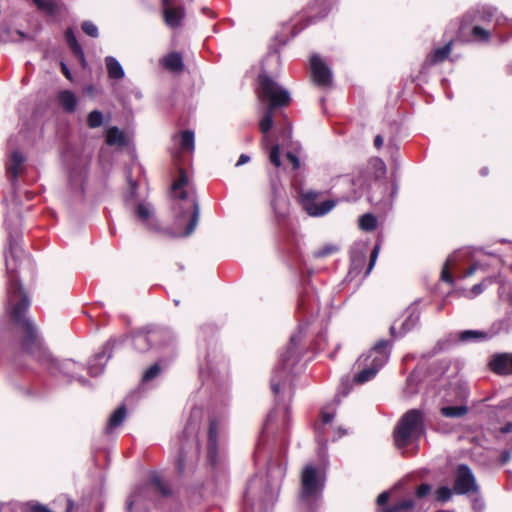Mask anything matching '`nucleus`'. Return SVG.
<instances>
[{
  "mask_svg": "<svg viewBox=\"0 0 512 512\" xmlns=\"http://www.w3.org/2000/svg\"><path fill=\"white\" fill-rule=\"evenodd\" d=\"M24 258L22 248L16 242H10L9 254L6 255V269L8 275L7 302L11 317L19 324L25 334L23 348L31 351L38 346L37 333L34 325L25 319L30 301L25 294L17 275L18 262Z\"/></svg>",
  "mask_w": 512,
  "mask_h": 512,
  "instance_id": "f257e3e1",
  "label": "nucleus"
},
{
  "mask_svg": "<svg viewBox=\"0 0 512 512\" xmlns=\"http://www.w3.org/2000/svg\"><path fill=\"white\" fill-rule=\"evenodd\" d=\"M172 194L175 199L183 202L178 204L174 226L177 230L174 237H187L191 235L199 221L200 209L196 193L190 184L185 171L180 168L177 179L172 184Z\"/></svg>",
  "mask_w": 512,
  "mask_h": 512,
  "instance_id": "f03ea898",
  "label": "nucleus"
},
{
  "mask_svg": "<svg viewBox=\"0 0 512 512\" xmlns=\"http://www.w3.org/2000/svg\"><path fill=\"white\" fill-rule=\"evenodd\" d=\"M364 181L362 178H352L349 176H342L337 178L335 186L347 187L349 191L343 193L337 200H326L318 203V193L315 191H308L302 194V202L305 211L313 217L324 216L329 213L338 202H355L362 196Z\"/></svg>",
  "mask_w": 512,
  "mask_h": 512,
  "instance_id": "7ed1b4c3",
  "label": "nucleus"
},
{
  "mask_svg": "<svg viewBox=\"0 0 512 512\" xmlns=\"http://www.w3.org/2000/svg\"><path fill=\"white\" fill-rule=\"evenodd\" d=\"M425 432L423 414L418 409L407 411L398 421L393 431L395 446L405 448L420 439Z\"/></svg>",
  "mask_w": 512,
  "mask_h": 512,
  "instance_id": "20e7f679",
  "label": "nucleus"
},
{
  "mask_svg": "<svg viewBox=\"0 0 512 512\" xmlns=\"http://www.w3.org/2000/svg\"><path fill=\"white\" fill-rule=\"evenodd\" d=\"M390 343L387 340L378 341L364 359L367 367L362 369L354 377L356 383L363 384L371 380L377 372L387 363L390 357Z\"/></svg>",
  "mask_w": 512,
  "mask_h": 512,
  "instance_id": "39448f33",
  "label": "nucleus"
},
{
  "mask_svg": "<svg viewBox=\"0 0 512 512\" xmlns=\"http://www.w3.org/2000/svg\"><path fill=\"white\" fill-rule=\"evenodd\" d=\"M258 96L263 102H268V107L277 108L286 106L290 102L289 92L266 74L258 77Z\"/></svg>",
  "mask_w": 512,
  "mask_h": 512,
  "instance_id": "423d86ee",
  "label": "nucleus"
},
{
  "mask_svg": "<svg viewBox=\"0 0 512 512\" xmlns=\"http://www.w3.org/2000/svg\"><path fill=\"white\" fill-rule=\"evenodd\" d=\"M323 483L318 478L317 469L313 465H307L301 473L300 501L311 505L321 495Z\"/></svg>",
  "mask_w": 512,
  "mask_h": 512,
  "instance_id": "0eeeda50",
  "label": "nucleus"
},
{
  "mask_svg": "<svg viewBox=\"0 0 512 512\" xmlns=\"http://www.w3.org/2000/svg\"><path fill=\"white\" fill-rule=\"evenodd\" d=\"M281 362V365L274 370L271 378V388L275 395H279L282 386H285V381L282 383V380H286L289 372V366L295 362L294 347L291 346L288 348L286 354L282 357Z\"/></svg>",
  "mask_w": 512,
  "mask_h": 512,
  "instance_id": "6e6552de",
  "label": "nucleus"
},
{
  "mask_svg": "<svg viewBox=\"0 0 512 512\" xmlns=\"http://www.w3.org/2000/svg\"><path fill=\"white\" fill-rule=\"evenodd\" d=\"M478 486L471 469L464 464L458 466L454 483V492L462 495L470 492H476Z\"/></svg>",
  "mask_w": 512,
  "mask_h": 512,
  "instance_id": "1a4fd4ad",
  "label": "nucleus"
},
{
  "mask_svg": "<svg viewBox=\"0 0 512 512\" xmlns=\"http://www.w3.org/2000/svg\"><path fill=\"white\" fill-rule=\"evenodd\" d=\"M310 67L313 81L322 87L330 86L332 83V73L329 67L318 55H312L310 58Z\"/></svg>",
  "mask_w": 512,
  "mask_h": 512,
  "instance_id": "9d476101",
  "label": "nucleus"
},
{
  "mask_svg": "<svg viewBox=\"0 0 512 512\" xmlns=\"http://www.w3.org/2000/svg\"><path fill=\"white\" fill-rule=\"evenodd\" d=\"M115 341L109 340L98 352L93 359L90 360L88 365V372L91 376L100 375L105 367V363L112 356V350L114 348Z\"/></svg>",
  "mask_w": 512,
  "mask_h": 512,
  "instance_id": "9b49d317",
  "label": "nucleus"
},
{
  "mask_svg": "<svg viewBox=\"0 0 512 512\" xmlns=\"http://www.w3.org/2000/svg\"><path fill=\"white\" fill-rule=\"evenodd\" d=\"M165 23L171 28H177L181 25L184 18V9L173 6L171 0H162Z\"/></svg>",
  "mask_w": 512,
  "mask_h": 512,
  "instance_id": "f8f14e48",
  "label": "nucleus"
},
{
  "mask_svg": "<svg viewBox=\"0 0 512 512\" xmlns=\"http://www.w3.org/2000/svg\"><path fill=\"white\" fill-rule=\"evenodd\" d=\"M490 368L499 375L512 374V353H500L492 357Z\"/></svg>",
  "mask_w": 512,
  "mask_h": 512,
  "instance_id": "ddd939ff",
  "label": "nucleus"
},
{
  "mask_svg": "<svg viewBox=\"0 0 512 512\" xmlns=\"http://www.w3.org/2000/svg\"><path fill=\"white\" fill-rule=\"evenodd\" d=\"M197 456V447L193 444L182 446L179 456L176 460V466L179 473H183L185 468L194 465Z\"/></svg>",
  "mask_w": 512,
  "mask_h": 512,
  "instance_id": "4468645a",
  "label": "nucleus"
},
{
  "mask_svg": "<svg viewBox=\"0 0 512 512\" xmlns=\"http://www.w3.org/2000/svg\"><path fill=\"white\" fill-rule=\"evenodd\" d=\"M495 13L496 9L490 7L483 8L482 11L467 13L463 18V22L459 28V33L462 35L464 33V29L474 22L490 21Z\"/></svg>",
  "mask_w": 512,
  "mask_h": 512,
  "instance_id": "2eb2a0df",
  "label": "nucleus"
},
{
  "mask_svg": "<svg viewBox=\"0 0 512 512\" xmlns=\"http://www.w3.org/2000/svg\"><path fill=\"white\" fill-rule=\"evenodd\" d=\"M136 217L143 222V224L151 230H156L158 228L156 220L154 218L153 209L149 204L140 203L136 207L135 211Z\"/></svg>",
  "mask_w": 512,
  "mask_h": 512,
  "instance_id": "dca6fc26",
  "label": "nucleus"
},
{
  "mask_svg": "<svg viewBox=\"0 0 512 512\" xmlns=\"http://www.w3.org/2000/svg\"><path fill=\"white\" fill-rule=\"evenodd\" d=\"M452 51V41H449L441 48L435 49L432 53H430L426 58V63L428 65H435L443 62Z\"/></svg>",
  "mask_w": 512,
  "mask_h": 512,
  "instance_id": "f3484780",
  "label": "nucleus"
},
{
  "mask_svg": "<svg viewBox=\"0 0 512 512\" xmlns=\"http://www.w3.org/2000/svg\"><path fill=\"white\" fill-rule=\"evenodd\" d=\"M216 437H217V428L216 423L214 421L210 422L209 432H208V457L212 466H215L217 451H216Z\"/></svg>",
  "mask_w": 512,
  "mask_h": 512,
  "instance_id": "a211bd4d",
  "label": "nucleus"
},
{
  "mask_svg": "<svg viewBox=\"0 0 512 512\" xmlns=\"http://www.w3.org/2000/svg\"><path fill=\"white\" fill-rule=\"evenodd\" d=\"M164 68L172 72H180L184 68L182 56L177 52H172L162 59Z\"/></svg>",
  "mask_w": 512,
  "mask_h": 512,
  "instance_id": "6ab92c4d",
  "label": "nucleus"
},
{
  "mask_svg": "<svg viewBox=\"0 0 512 512\" xmlns=\"http://www.w3.org/2000/svg\"><path fill=\"white\" fill-rule=\"evenodd\" d=\"M65 39H66V42L69 46V48L71 49V51L73 52V54L81 61V62H84L85 58H84V52L82 50V47L80 46V44L78 43L77 39H76V36L74 34V31L72 28H68L65 32Z\"/></svg>",
  "mask_w": 512,
  "mask_h": 512,
  "instance_id": "aec40b11",
  "label": "nucleus"
},
{
  "mask_svg": "<svg viewBox=\"0 0 512 512\" xmlns=\"http://www.w3.org/2000/svg\"><path fill=\"white\" fill-rule=\"evenodd\" d=\"M23 162H24V157L20 152L14 151L11 154L9 164L7 166V171H8V174L10 175V178L12 181H14L18 177V174L20 172V168H21V165L23 164Z\"/></svg>",
  "mask_w": 512,
  "mask_h": 512,
  "instance_id": "412c9836",
  "label": "nucleus"
},
{
  "mask_svg": "<svg viewBox=\"0 0 512 512\" xmlns=\"http://www.w3.org/2000/svg\"><path fill=\"white\" fill-rule=\"evenodd\" d=\"M105 64H106L108 76L110 78L118 80V79H122L124 77V70H123L121 64L119 63V61L116 60L114 57L107 56L105 58Z\"/></svg>",
  "mask_w": 512,
  "mask_h": 512,
  "instance_id": "4be33fe9",
  "label": "nucleus"
},
{
  "mask_svg": "<svg viewBox=\"0 0 512 512\" xmlns=\"http://www.w3.org/2000/svg\"><path fill=\"white\" fill-rule=\"evenodd\" d=\"M58 100L66 112L72 113L76 109L77 99L73 92L69 90L61 91Z\"/></svg>",
  "mask_w": 512,
  "mask_h": 512,
  "instance_id": "5701e85b",
  "label": "nucleus"
},
{
  "mask_svg": "<svg viewBox=\"0 0 512 512\" xmlns=\"http://www.w3.org/2000/svg\"><path fill=\"white\" fill-rule=\"evenodd\" d=\"M419 320V314L418 313H411L407 319L402 323L401 329L398 333H396L395 326L390 327V333L393 337L396 336H402L406 334L408 331H410L418 322Z\"/></svg>",
  "mask_w": 512,
  "mask_h": 512,
  "instance_id": "b1692460",
  "label": "nucleus"
},
{
  "mask_svg": "<svg viewBox=\"0 0 512 512\" xmlns=\"http://www.w3.org/2000/svg\"><path fill=\"white\" fill-rule=\"evenodd\" d=\"M274 109L275 108L267 107L266 112H265L264 116L262 117L260 124H259L260 130L264 134L263 142L265 144H268V142H269V136L267 135V133L273 125V110Z\"/></svg>",
  "mask_w": 512,
  "mask_h": 512,
  "instance_id": "393cba45",
  "label": "nucleus"
},
{
  "mask_svg": "<svg viewBox=\"0 0 512 512\" xmlns=\"http://www.w3.org/2000/svg\"><path fill=\"white\" fill-rule=\"evenodd\" d=\"M490 338H491V335L488 332L479 331V330H465L459 334V339L462 342L482 341V340H488Z\"/></svg>",
  "mask_w": 512,
  "mask_h": 512,
  "instance_id": "a878e982",
  "label": "nucleus"
},
{
  "mask_svg": "<svg viewBox=\"0 0 512 512\" xmlns=\"http://www.w3.org/2000/svg\"><path fill=\"white\" fill-rule=\"evenodd\" d=\"M125 416L126 408L124 405H122L110 416L106 427V432L110 433L114 428L120 426L123 423Z\"/></svg>",
  "mask_w": 512,
  "mask_h": 512,
  "instance_id": "bb28decb",
  "label": "nucleus"
},
{
  "mask_svg": "<svg viewBox=\"0 0 512 512\" xmlns=\"http://www.w3.org/2000/svg\"><path fill=\"white\" fill-rule=\"evenodd\" d=\"M106 143L108 145L122 146L125 144L123 133L117 127H111L106 133Z\"/></svg>",
  "mask_w": 512,
  "mask_h": 512,
  "instance_id": "cd10ccee",
  "label": "nucleus"
},
{
  "mask_svg": "<svg viewBox=\"0 0 512 512\" xmlns=\"http://www.w3.org/2000/svg\"><path fill=\"white\" fill-rule=\"evenodd\" d=\"M414 505L412 499H406L383 508L381 512H409L414 508Z\"/></svg>",
  "mask_w": 512,
  "mask_h": 512,
  "instance_id": "c85d7f7f",
  "label": "nucleus"
},
{
  "mask_svg": "<svg viewBox=\"0 0 512 512\" xmlns=\"http://www.w3.org/2000/svg\"><path fill=\"white\" fill-rule=\"evenodd\" d=\"M414 505L412 499H406L383 508L381 512H409L414 508Z\"/></svg>",
  "mask_w": 512,
  "mask_h": 512,
  "instance_id": "c756f323",
  "label": "nucleus"
},
{
  "mask_svg": "<svg viewBox=\"0 0 512 512\" xmlns=\"http://www.w3.org/2000/svg\"><path fill=\"white\" fill-rule=\"evenodd\" d=\"M468 409L464 405L460 406H447L441 408V413L445 417L449 418H459L464 416L467 413Z\"/></svg>",
  "mask_w": 512,
  "mask_h": 512,
  "instance_id": "7c9ffc66",
  "label": "nucleus"
},
{
  "mask_svg": "<svg viewBox=\"0 0 512 512\" xmlns=\"http://www.w3.org/2000/svg\"><path fill=\"white\" fill-rule=\"evenodd\" d=\"M180 145L185 151H193L194 149V133L190 130H185L180 135Z\"/></svg>",
  "mask_w": 512,
  "mask_h": 512,
  "instance_id": "2f4dec72",
  "label": "nucleus"
},
{
  "mask_svg": "<svg viewBox=\"0 0 512 512\" xmlns=\"http://www.w3.org/2000/svg\"><path fill=\"white\" fill-rule=\"evenodd\" d=\"M359 226L364 231H372L377 226V219L370 213L364 214L359 219Z\"/></svg>",
  "mask_w": 512,
  "mask_h": 512,
  "instance_id": "473e14b6",
  "label": "nucleus"
},
{
  "mask_svg": "<svg viewBox=\"0 0 512 512\" xmlns=\"http://www.w3.org/2000/svg\"><path fill=\"white\" fill-rule=\"evenodd\" d=\"M133 345L140 352L146 351L150 347V339L146 334H137L133 337Z\"/></svg>",
  "mask_w": 512,
  "mask_h": 512,
  "instance_id": "72a5a7b5",
  "label": "nucleus"
},
{
  "mask_svg": "<svg viewBox=\"0 0 512 512\" xmlns=\"http://www.w3.org/2000/svg\"><path fill=\"white\" fill-rule=\"evenodd\" d=\"M103 124V114L99 110L91 111L87 116V125L89 128H98Z\"/></svg>",
  "mask_w": 512,
  "mask_h": 512,
  "instance_id": "f704fd0d",
  "label": "nucleus"
},
{
  "mask_svg": "<svg viewBox=\"0 0 512 512\" xmlns=\"http://www.w3.org/2000/svg\"><path fill=\"white\" fill-rule=\"evenodd\" d=\"M33 3L43 11L54 13L57 9V4L53 0H32Z\"/></svg>",
  "mask_w": 512,
  "mask_h": 512,
  "instance_id": "c9c22d12",
  "label": "nucleus"
},
{
  "mask_svg": "<svg viewBox=\"0 0 512 512\" xmlns=\"http://www.w3.org/2000/svg\"><path fill=\"white\" fill-rule=\"evenodd\" d=\"M472 35L474 36V38L476 40L482 41V42H486L490 38V33L486 29L480 27L479 25L473 26Z\"/></svg>",
  "mask_w": 512,
  "mask_h": 512,
  "instance_id": "e433bc0d",
  "label": "nucleus"
},
{
  "mask_svg": "<svg viewBox=\"0 0 512 512\" xmlns=\"http://www.w3.org/2000/svg\"><path fill=\"white\" fill-rule=\"evenodd\" d=\"M436 500L444 503L452 497V490L449 487L442 486L436 490Z\"/></svg>",
  "mask_w": 512,
  "mask_h": 512,
  "instance_id": "4c0bfd02",
  "label": "nucleus"
},
{
  "mask_svg": "<svg viewBox=\"0 0 512 512\" xmlns=\"http://www.w3.org/2000/svg\"><path fill=\"white\" fill-rule=\"evenodd\" d=\"M453 261H454L453 256L448 257V259L446 260V262L442 268V271H441V279L449 284L454 283L453 277L451 276V274L449 272V266Z\"/></svg>",
  "mask_w": 512,
  "mask_h": 512,
  "instance_id": "58836bf2",
  "label": "nucleus"
},
{
  "mask_svg": "<svg viewBox=\"0 0 512 512\" xmlns=\"http://www.w3.org/2000/svg\"><path fill=\"white\" fill-rule=\"evenodd\" d=\"M161 369L158 364H154L150 366L143 374L142 380L144 382H149L153 380L156 376L159 375Z\"/></svg>",
  "mask_w": 512,
  "mask_h": 512,
  "instance_id": "ea45409f",
  "label": "nucleus"
},
{
  "mask_svg": "<svg viewBox=\"0 0 512 512\" xmlns=\"http://www.w3.org/2000/svg\"><path fill=\"white\" fill-rule=\"evenodd\" d=\"M81 27H82L83 32L86 33L88 36L94 37V38L98 37V34H99L98 28L93 22L84 21L82 23Z\"/></svg>",
  "mask_w": 512,
  "mask_h": 512,
  "instance_id": "a19ab883",
  "label": "nucleus"
},
{
  "mask_svg": "<svg viewBox=\"0 0 512 512\" xmlns=\"http://www.w3.org/2000/svg\"><path fill=\"white\" fill-rule=\"evenodd\" d=\"M379 251H380V245L376 244L370 254V261H369V265H368L366 274H369L372 271V269L376 263L377 257L379 255Z\"/></svg>",
  "mask_w": 512,
  "mask_h": 512,
  "instance_id": "79ce46f5",
  "label": "nucleus"
},
{
  "mask_svg": "<svg viewBox=\"0 0 512 512\" xmlns=\"http://www.w3.org/2000/svg\"><path fill=\"white\" fill-rule=\"evenodd\" d=\"M269 159L273 165H275L276 167H280L281 161H280L278 145H275L272 147V149L270 151Z\"/></svg>",
  "mask_w": 512,
  "mask_h": 512,
  "instance_id": "37998d69",
  "label": "nucleus"
},
{
  "mask_svg": "<svg viewBox=\"0 0 512 512\" xmlns=\"http://www.w3.org/2000/svg\"><path fill=\"white\" fill-rule=\"evenodd\" d=\"M336 247L332 245H327L317 251L314 252V256L317 258L326 257L336 251Z\"/></svg>",
  "mask_w": 512,
  "mask_h": 512,
  "instance_id": "c03bdc74",
  "label": "nucleus"
},
{
  "mask_svg": "<svg viewBox=\"0 0 512 512\" xmlns=\"http://www.w3.org/2000/svg\"><path fill=\"white\" fill-rule=\"evenodd\" d=\"M372 164L377 170V176L382 177L386 174V165L381 159H374L372 161Z\"/></svg>",
  "mask_w": 512,
  "mask_h": 512,
  "instance_id": "a18cd8bd",
  "label": "nucleus"
},
{
  "mask_svg": "<svg viewBox=\"0 0 512 512\" xmlns=\"http://www.w3.org/2000/svg\"><path fill=\"white\" fill-rule=\"evenodd\" d=\"M431 491V486L429 484H426V483H423L421 484L417 490H416V496L418 498H422L424 496H426L427 494H429Z\"/></svg>",
  "mask_w": 512,
  "mask_h": 512,
  "instance_id": "49530a36",
  "label": "nucleus"
},
{
  "mask_svg": "<svg viewBox=\"0 0 512 512\" xmlns=\"http://www.w3.org/2000/svg\"><path fill=\"white\" fill-rule=\"evenodd\" d=\"M286 157L289 160V162L292 164V166L295 170L299 168L300 162H299L298 157L295 154L288 152Z\"/></svg>",
  "mask_w": 512,
  "mask_h": 512,
  "instance_id": "de8ad7c7",
  "label": "nucleus"
},
{
  "mask_svg": "<svg viewBox=\"0 0 512 512\" xmlns=\"http://www.w3.org/2000/svg\"><path fill=\"white\" fill-rule=\"evenodd\" d=\"M389 497H390L389 492H387V491L382 492V493L377 497V504H378V505H384V504L389 500Z\"/></svg>",
  "mask_w": 512,
  "mask_h": 512,
  "instance_id": "09e8293b",
  "label": "nucleus"
},
{
  "mask_svg": "<svg viewBox=\"0 0 512 512\" xmlns=\"http://www.w3.org/2000/svg\"><path fill=\"white\" fill-rule=\"evenodd\" d=\"M479 265L478 263H474L472 264L464 273V277H469V276H472L475 271L478 269Z\"/></svg>",
  "mask_w": 512,
  "mask_h": 512,
  "instance_id": "8fccbe9b",
  "label": "nucleus"
},
{
  "mask_svg": "<svg viewBox=\"0 0 512 512\" xmlns=\"http://www.w3.org/2000/svg\"><path fill=\"white\" fill-rule=\"evenodd\" d=\"M484 290V286L482 283H479V284H475L472 289H471V292L474 294V295H479L480 293H482Z\"/></svg>",
  "mask_w": 512,
  "mask_h": 512,
  "instance_id": "3c124183",
  "label": "nucleus"
},
{
  "mask_svg": "<svg viewBox=\"0 0 512 512\" xmlns=\"http://www.w3.org/2000/svg\"><path fill=\"white\" fill-rule=\"evenodd\" d=\"M249 160H250V157L248 155L241 154L239 159H238V161H237V163H236V166H241V165L249 162Z\"/></svg>",
  "mask_w": 512,
  "mask_h": 512,
  "instance_id": "603ef678",
  "label": "nucleus"
},
{
  "mask_svg": "<svg viewBox=\"0 0 512 512\" xmlns=\"http://www.w3.org/2000/svg\"><path fill=\"white\" fill-rule=\"evenodd\" d=\"M333 417H334L333 414L323 412L322 413V422H323V424L330 423L332 421Z\"/></svg>",
  "mask_w": 512,
  "mask_h": 512,
  "instance_id": "864d4df0",
  "label": "nucleus"
},
{
  "mask_svg": "<svg viewBox=\"0 0 512 512\" xmlns=\"http://www.w3.org/2000/svg\"><path fill=\"white\" fill-rule=\"evenodd\" d=\"M374 145L376 148H381L383 145V138L381 135H377L374 139Z\"/></svg>",
  "mask_w": 512,
  "mask_h": 512,
  "instance_id": "5fc2aeb1",
  "label": "nucleus"
},
{
  "mask_svg": "<svg viewBox=\"0 0 512 512\" xmlns=\"http://www.w3.org/2000/svg\"><path fill=\"white\" fill-rule=\"evenodd\" d=\"M61 67H62V71H63L64 75H65L68 79H71V73H70V71L68 70L67 66H66L64 63H61Z\"/></svg>",
  "mask_w": 512,
  "mask_h": 512,
  "instance_id": "6e6d98bb",
  "label": "nucleus"
},
{
  "mask_svg": "<svg viewBox=\"0 0 512 512\" xmlns=\"http://www.w3.org/2000/svg\"><path fill=\"white\" fill-rule=\"evenodd\" d=\"M503 433H509L512 431V423H507L504 427L501 428Z\"/></svg>",
  "mask_w": 512,
  "mask_h": 512,
  "instance_id": "4d7b16f0",
  "label": "nucleus"
},
{
  "mask_svg": "<svg viewBox=\"0 0 512 512\" xmlns=\"http://www.w3.org/2000/svg\"><path fill=\"white\" fill-rule=\"evenodd\" d=\"M509 459H510V452L505 451V452L502 454V462H503V463H506L507 461H509Z\"/></svg>",
  "mask_w": 512,
  "mask_h": 512,
  "instance_id": "13d9d810",
  "label": "nucleus"
},
{
  "mask_svg": "<svg viewBox=\"0 0 512 512\" xmlns=\"http://www.w3.org/2000/svg\"><path fill=\"white\" fill-rule=\"evenodd\" d=\"M481 174H482L483 176L487 175V174H488V169H487V168H483V169H481Z\"/></svg>",
  "mask_w": 512,
  "mask_h": 512,
  "instance_id": "bf43d9fd",
  "label": "nucleus"
},
{
  "mask_svg": "<svg viewBox=\"0 0 512 512\" xmlns=\"http://www.w3.org/2000/svg\"><path fill=\"white\" fill-rule=\"evenodd\" d=\"M296 338H297V337H296L295 335H293V336L291 337V339H290L291 344H294V343H295Z\"/></svg>",
  "mask_w": 512,
  "mask_h": 512,
  "instance_id": "052dcab7",
  "label": "nucleus"
},
{
  "mask_svg": "<svg viewBox=\"0 0 512 512\" xmlns=\"http://www.w3.org/2000/svg\"><path fill=\"white\" fill-rule=\"evenodd\" d=\"M132 505H133V503H132L131 501H129V502L127 503V509H128V510H131Z\"/></svg>",
  "mask_w": 512,
  "mask_h": 512,
  "instance_id": "680f3d73",
  "label": "nucleus"
},
{
  "mask_svg": "<svg viewBox=\"0 0 512 512\" xmlns=\"http://www.w3.org/2000/svg\"><path fill=\"white\" fill-rule=\"evenodd\" d=\"M71 364H73V362H71V361H67L64 365H65V367H66V368H69V366H70Z\"/></svg>",
  "mask_w": 512,
  "mask_h": 512,
  "instance_id": "e2e57ef3",
  "label": "nucleus"
},
{
  "mask_svg": "<svg viewBox=\"0 0 512 512\" xmlns=\"http://www.w3.org/2000/svg\"><path fill=\"white\" fill-rule=\"evenodd\" d=\"M78 381L82 384H85L86 383V380L84 378H78Z\"/></svg>",
  "mask_w": 512,
  "mask_h": 512,
  "instance_id": "0e129e2a",
  "label": "nucleus"
},
{
  "mask_svg": "<svg viewBox=\"0 0 512 512\" xmlns=\"http://www.w3.org/2000/svg\"><path fill=\"white\" fill-rule=\"evenodd\" d=\"M160 489H161L163 494H166V491L162 487H160Z\"/></svg>",
  "mask_w": 512,
  "mask_h": 512,
  "instance_id": "69168bd1",
  "label": "nucleus"
},
{
  "mask_svg": "<svg viewBox=\"0 0 512 512\" xmlns=\"http://www.w3.org/2000/svg\"><path fill=\"white\" fill-rule=\"evenodd\" d=\"M479 508V505H474V509L477 510Z\"/></svg>",
  "mask_w": 512,
  "mask_h": 512,
  "instance_id": "338daca9",
  "label": "nucleus"
}]
</instances>
